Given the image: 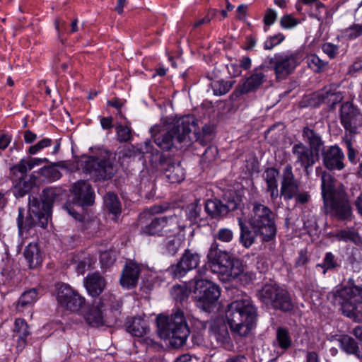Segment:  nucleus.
<instances>
[{
	"mask_svg": "<svg viewBox=\"0 0 362 362\" xmlns=\"http://www.w3.org/2000/svg\"><path fill=\"white\" fill-rule=\"evenodd\" d=\"M257 316V308L248 298L231 302L226 310V318L232 333L241 337L250 334Z\"/></svg>",
	"mask_w": 362,
	"mask_h": 362,
	"instance_id": "nucleus-1",
	"label": "nucleus"
},
{
	"mask_svg": "<svg viewBox=\"0 0 362 362\" xmlns=\"http://www.w3.org/2000/svg\"><path fill=\"white\" fill-rule=\"evenodd\" d=\"M196 120L193 115H187L176 119L166 132H159L153 136L155 144L163 151L173 149L183 151L192 143L190 136Z\"/></svg>",
	"mask_w": 362,
	"mask_h": 362,
	"instance_id": "nucleus-2",
	"label": "nucleus"
},
{
	"mask_svg": "<svg viewBox=\"0 0 362 362\" xmlns=\"http://www.w3.org/2000/svg\"><path fill=\"white\" fill-rule=\"evenodd\" d=\"M328 298L334 305L340 306L344 316L356 322H362V286L355 285L353 279L329 293Z\"/></svg>",
	"mask_w": 362,
	"mask_h": 362,
	"instance_id": "nucleus-3",
	"label": "nucleus"
},
{
	"mask_svg": "<svg viewBox=\"0 0 362 362\" xmlns=\"http://www.w3.org/2000/svg\"><path fill=\"white\" fill-rule=\"evenodd\" d=\"M157 326L160 338L168 340L170 346L175 349L185 344L190 333L184 313L180 310L170 316H158Z\"/></svg>",
	"mask_w": 362,
	"mask_h": 362,
	"instance_id": "nucleus-4",
	"label": "nucleus"
},
{
	"mask_svg": "<svg viewBox=\"0 0 362 362\" xmlns=\"http://www.w3.org/2000/svg\"><path fill=\"white\" fill-rule=\"evenodd\" d=\"M206 258L211 272L218 274L223 281H232L244 272L243 264L228 252L220 250L216 241L211 245Z\"/></svg>",
	"mask_w": 362,
	"mask_h": 362,
	"instance_id": "nucleus-5",
	"label": "nucleus"
},
{
	"mask_svg": "<svg viewBox=\"0 0 362 362\" xmlns=\"http://www.w3.org/2000/svg\"><path fill=\"white\" fill-rule=\"evenodd\" d=\"M322 197L325 206H329L332 214L340 221H348L352 216V209L347 194L342 189H334L330 176L323 172L321 176Z\"/></svg>",
	"mask_w": 362,
	"mask_h": 362,
	"instance_id": "nucleus-6",
	"label": "nucleus"
},
{
	"mask_svg": "<svg viewBox=\"0 0 362 362\" xmlns=\"http://www.w3.org/2000/svg\"><path fill=\"white\" fill-rule=\"evenodd\" d=\"M249 224L256 235H260L262 240L269 242L276 235L274 214L267 206L257 202L252 204Z\"/></svg>",
	"mask_w": 362,
	"mask_h": 362,
	"instance_id": "nucleus-7",
	"label": "nucleus"
},
{
	"mask_svg": "<svg viewBox=\"0 0 362 362\" xmlns=\"http://www.w3.org/2000/svg\"><path fill=\"white\" fill-rule=\"evenodd\" d=\"M298 53L287 52L267 57L260 65L261 69L273 70L277 81H282L291 74L298 65Z\"/></svg>",
	"mask_w": 362,
	"mask_h": 362,
	"instance_id": "nucleus-8",
	"label": "nucleus"
},
{
	"mask_svg": "<svg viewBox=\"0 0 362 362\" xmlns=\"http://www.w3.org/2000/svg\"><path fill=\"white\" fill-rule=\"evenodd\" d=\"M179 218L176 215L153 217L141 226L140 234L146 236L172 237L181 228Z\"/></svg>",
	"mask_w": 362,
	"mask_h": 362,
	"instance_id": "nucleus-9",
	"label": "nucleus"
},
{
	"mask_svg": "<svg viewBox=\"0 0 362 362\" xmlns=\"http://www.w3.org/2000/svg\"><path fill=\"white\" fill-rule=\"evenodd\" d=\"M81 166L84 172L95 181L110 180L117 171L115 165L109 157L84 156Z\"/></svg>",
	"mask_w": 362,
	"mask_h": 362,
	"instance_id": "nucleus-10",
	"label": "nucleus"
},
{
	"mask_svg": "<svg viewBox=\"0 0 362 362\" xmlns=\"http://www.w3.org/2000/svg\"><path fill=\"white\" fill-rule=\"evenodd\" d=\"M259 299L267 305L288 312L293 309V305L289 293L276 284H266L258 291Z\"/></svg>",
	"mask_w": 362,
	"mask_h": 362,
	"instance_id": "nucleus-11",
	"label": "nucleus"
},
{
	"mask_svg": "<svg viewBox=\"0 0 362 362\" xmlns=\"http://www.w3.org/2000/svg\"><path fill=\"white\" fill-rule=\"evenodd\" d=\"M194 289L199 293L197 306L206 312H210L221 295L218 286L207 279H197Z\"/></svg>",
	"mask_w": 362,
	"mask_h": 362,
	"instance_id": "nucleus-12",
	"label": "nucleus"
},
{
	"mask_svg": "<svg viewBox=\"0 0 362 362\" xmlns=\"http://www.w3.org/2000/svg\"><path fill=\"white\" fill-rule=\"evenodd\" d=\"M291 153L294 158V164L302 168L307 176L310 174V168L319 160L320 155L310 149L302 142L294 144L291 148Z\"/></svg>",
	"mask_w": 362,
	"mask_h": 362,
	"instance_id": "nucleus-13",
	"label": "nucleus"
},
{
	"mask_svg": "<svg viewBox=\"0 0 362 362\" xmlns=\"http://www.w3.org/2000/svg\"><path fill=\"white\" fill-rule=\"evenodd\" d=\"M340 122L346 132L356 134L362 127V114L352 103H344L340 110Z\"/></svg>",
	"mask_w": 362,
	"mask_h": 362,
	"instance_id": "nucleus-14",
	"label": "nucleus"
},
{
	"mask_svg": "<svg viewBox=\"0 0 362 362\" xmlns=\"http://www.w3.org/2000/svg\"><path fill=\"white\" fill-rule=\"evenodd\" d=\"M57 300L61 306L71 312L80 310L85 304V298L67 284L58 288Z\"/></svg>",
	"mask_w": 362,
	"mask_h": 362,
	"instance_id": "nucleus-15",
	"label": "nucleus"
},
{
	"mask_svg": "<svg viewBox=\"0 0 362 362\" xmlns=\"http://www.w3.org/2000/svg\"><path fill=\"white\" fill-rule=\"evenodd\" d=\"M300 189V184L293 173V168L291 164H287L282 174L281 183V196L285 201H290L294 198Z\"/></svg>",
	"mask_w": 362,
	"mask_h": 362,
	"instance_id": "nucleus-16",
	"label": "nucleus"
},
{
	"mask_svg": "<svg viewBox=\"0 0 362 362\" xmlns=\"http://www.w3.org/2000/svg\"><path fill=\"white\" fill-rule=\"evenodd\" d=\"M200 258V255L197 252L185 250L178 262L172 267L174 276L178 278L185 276L188 272L197 267Z\"/></svg>",
	"mask_w": 362,
	"mask_h": 362,
	"instance_id": "nucleus-17",
	"label": "nucleus"
},
{
	"mask_svg": "<svg viewBox=\"0 0 362 362\" xmlns=\"http://www.w3.org/2000/svg\"><path fill=\"white\" fill-rule=\"evenodd\" d=\"M320 154L324 166L329 170H341L344 168V154L338 146L325 148Z\"/></svg>",
	"mask_w": 362,
	"mask_h": 362,
	"instance_id": "nucleus-18",
	"label": "nucleus"
},
{
	"mask_svg": "<svg viewBox=\"0 0 362 362\" xmlns=\"http://www.w3.org/2000/svg\"><path fill=\"white\" fill-rule=\"evenodd\" d=\"M52 208L49 204L44 202L40 198H29V216L30 219L35 221L37 224L44 226L51 214Z\"/></svg>",
	"mask_w": 362,
	"mask_h": 362,
	"instance_id": "nucleus-19",
	"label": "nucleus"
},
{
	"mask_svg": "<svg viewBox=\"0 0 362 362\" xmlns=\"http://www.w3.org/2000/svg\"><path fill=\"white\" fill-rule=\"evenodd\" d=\"M238 204L234 200H228L223 203L219 199H208L204 206L206 212L213 218H220L228 214L230 211L238 208Z\"/></svg>",
	"mask_w": 362,
	"mask_h": 362,
	"instance_id": "nucleus-20",
	"label": "nucleus"
},
{
	"mask_svg": "<svg viewBox=\"0 0 362 362\" xmlns=\"http://www.w3.org/2000/svg\"><path fill=\"white\" fill-rule=\"evenodd\" d=\"M75 201L81 206H91L94 203V192L86 181L79 180L72 187Z\"/></svg>",
	"mask_w": 362,
	"mask_h": 362,
	"instance_id": "nucleus-21",
	"label": "nucleus"
},
{
	"mask_svg": "<svg viewBox=\"0 0 362 362\" xmlns=\"http://www.w3.org/2000/svg\"><path fill=\"white\" fill-rule=\"evenodd\" d=\"M209 334L214 338L219 346L229 349L232 346L231 339L226 324L219 319L210 322Z\"/></svg>",
	"mask_w": 362,
	"mask_h": 362,
	"instance_id": "nucleus-22",
	"label": "nucleus"
},
{
	"mask_svg": "<svg viewBox=\"0 0 362 362\" xmlns=\"http://www.w3.org/2000/svg\"><path fill=\"white\" fill-rule=\"evenodd\" d=\"M302 138L308 144V148L313 150L316 154L320 155V152L325 148L322 136L313 128L304 127L302 129Z\"/></svg>",
	"mask_w": 362,
	"mask_h": 362,
	"instance_id": "nucleus-23",
	"label": "nucleus"
},
{
	"mask_svg": "<svg viewBox=\"0 0 362 362\" xmlns=\"http://www.w3.org/2000/svg\"><path fill=\"white\" fill-rule=\"evenodd\" d=\"M140 267L134 262H129L126 264L120 278V283L123 287H134L139 279L140 274Z\"/></svg>",
	"mask_w": 362,
	"mask_h": 362,
	"instance_id": "nucleus-24",
	"label": "nucleus"
},
{
	"mask_svg": "<svg viewBox=\"0 0 362 362\" xmlns=\"http://www.w3.org/2000/svg\"><path fill=\"white\" fill-rule=\"evenodd\" d=\"M162 169L165 177L170 183H180L185 179V170L180 163L167 160L162 164Z\"/></svg>",
	"mask_w": 362,
	"mask_h": 362,
	"instance_id": "nucleus-25",
	"label": "nucleus"
},
{
	"mask_svg": "<svg viewBox=\"0 0 362 362\" xmlns=\"http://www.w3.org/2000/svg\"><path fill=\"white\" fill-rule=\"evenodd\" d=\"M38 298V291L36 288L25 291L17 302L16 310L19 313L30 312Z\"/></svg>",
	"mask_w": 362,
	"mask_h": 362,
	"instance_id": "nucleus-26",
	"label": "nucleus"
},
{
	"mask_svg": "<svg viewBox=\"0 0 362 362\" xmlns=\"http://www.w3.org/2000/svg\"><path fill=\"white\" fill-rule=\"evenodd\" d=\"M279 172L274 168H267L262 176L267 183V191L270 193V197L272 200H276L279 196L277 177Z\"/></svg>",
	"mask_w": 362,
	"mask_h": 362,
	"instance_id": "nucleus-27",
	"label": "nucleus"
},
{
	"mask_svg": "<svg viewBox=\"0 0 362 362\" xmlns=\"http://www.w3.org/2000/svg\"><path fill=\"white\" fill-rule=\"evenodd\" d=\"M105 286L104 279L98 273H93L85 279V286L88 293L92 296H99Z\"/></svg>",
	"mask_w": 362,
	"mask_h": 362,
	"instance_id": "nucleus-28",
	"label": "nucleus"
},
{
	"mask_svg": "<svg viewBox=\"0 0 362 362\" xmlns=\"http://www.w3.org/2000/svg\"><path fill=\"white\" fill-rule=\"evenodd\" d=\"M260 70H267L261 69L260 66L255 69L253 74L246 78L242 86L241 91L243 93H249L257 89L265 81V75Z\"/></svg>",
	"mask_w": 362,
	"mask_h": 362,
	"instance_id": "nucleus-29",
	"label": "nucleus"
},
{
	"mask_svg": "<svg viewBox=\"0 0 362 362\" xmlns=\"http://www.w3.org/2000/svg\"><path fill=\"white\" fill-rule=\"evenodd\" d=\"M30 269H33L42 262V252L37 243H30L28 244L23 252Z\"/></svg>",
	"mask_w": 362,
	"mask_h": 362,
	"instance_id": "nucleus-30",
	"label": "nucleus"
},
{
	"mask_svg": "<svg viewBox=\"0 0 362 362\" xmlns=\"http://www.w3.org/2000/svg\"><path fill=\"white\" fill-rule=\"evenodd\" d=\"M339 346L341 350L347 354H352L362 358V354L358 343L349 335H342L338 339Z\"/></svg>",
	"mask_w": 362,
	"mask_h": 362,
	"instance_id": "nucleus-31",
	"label": "nucleus"
},
{
	"mask_svg": "<svg viewBox=\"0 0 362 362\" xmlns=\"http://www.w3.org/2000/svg\"><path fill=\"white\" fill-rule=\"evenodd\" d=\"M13 332L18 338L17 347L23 349L27 343L28 336L30 334L28 325L24 319L16 318L15 320Z\"/></svg>",
	"mask_w": 362,
	"mask_h": 362,
	"instance_id": "nucleus-32",
	"label": "nucleus"
},
{
	"mask_svg": "<svg viewBox=\"0 0 362 362\" xmlns=\"http://www.w3.org/2000/svg\"><path fill=\"white\" fill-rule=\"evenodd\" d=\"M126 327L127 331L136 337H143L148 330L146 322L141 317L128 319Z\"/></svg>",
	"mask_w": 362,
	"mask_h": 362,
	"instance_id": "nucleus-33",
	"label": "nucleus"
},
{
	"mask_svg": "<svg viewBox=\"0 0 362 362\" xmlns=\"http://www.w3.org/2000/svg\"><path fill=\"white\" fill-rule=\"evenodd\" d=\"M273 345L276 348L285 351L292 346V339L288 330L285 327H278L276 332V339L273 341Z\"/></svg>",
	"mask_w": 362,
	"mask_h": 362,
	"instance_id": "nucleus-34",
	"label": "nucleus"
},
{
	"mask_svg": "<svg viewBox=\"0 0 362 362\" xmlns=\"http://www.w3.org/2000/svg\"><path fill=\"white\" fill-rule=\"evenodd\" d=\"M238 222L240 230V243L245 248H249L255 243L256 236L259 235H256L253 230H251L243 222L242 218H238Z\"/></svg>",
	"mask_w": 362,
	"mask_h": 362,
	"instance_id": "nucleus-35",
	"label": "nucleus"
},
{
	"mask_svg": "<svg viewBox=\"0 0 362 362\" xmlns=\"http://www.w3.org/2000/svg\"><path fill=\"white\" fill-rule=\"evenodd\" d=\"M104 204L108 211L114 216L112 219L117 220L122 211L118 197L113 193H107L104 197Z\"/></svg>",
	"mask_w": 362,
	"mask_h": 362,
	"instance_id": "nucleus-36",
	"label": "nucleus"
},
{
	"mask_svg": "<svg viewBox=\"0 0 362 362\" xmlns=\"http://www.w3.org/2000/svg\"><path fill=\"white\" fill-rule=\"evenodd\" d=\"M341 267V262L338 261L337 257L331 252L325 253L322 262L317 264V267H320L323 269V274H325L328 271H336Z\"/></svg>",
	"mask_w": 362,
	"mask_h": 362,
	"instance_id": "nucleus-37",
	"label": "nucleus"
},
{
	"mask_svg": "<svg viewBox=\"0 0 362 362\" xmlns=\"http://www.w3.org/2000/svg\"><path fill=\"white\" fill-rule=\"evenodd\" d=\"M86 322L93 327H100L103 325V315L100 306L93 305L86 315Z\"/></svg>",
	"mask_w": 362,
	"mask_h": 362,
	"instance_id": "nucleus-38",
	"label": "nucleus"
},
{
	"mask_svg": "<svg viewBox=\"0 0 362 362\" xmlns=\"http://www.w3.org/2000/svg\"><path fill=\"white\" fill-rule=\"evenodd\" d=\"M319 98L322 103L332 106L339 103L342 100L340 92L333 90L331 88H325L322 93L319 94Z\"/></svg>",
	"mask_w": 362,
	"mask_h": 362,
	"instance_id": "nucleus-39",
	"label": "nucleus"
},
{
	"mask_svg": "<svg viewBox=\"0 0 362 362\" xmlns=\"http://www.w3.org/2000/svg\"><path fill=\"white\" fill-rule=\"evenodd\" d=\"M181 242L178 238H168L163 243V252L168 256H174L177 254Z\"/></svg>",
	"mask_w": 362,
	"mask_h": 362,
	"instance_id": "nucleus-40",
	"label": "nucleus"
},
{
	"mask_svg": "<svg viewBox=\"0 0 362 362\" xmlns=\"http://www.w3.org/2000/svg\"><path fill=\"white\" fill-rule=\"evenodd\" d=\"M201 211L202 205L199 204V200H196L194 202L188 204L185 209L187 218L191 223L195 222L199 218Z\"/></svg>",
	"mask_w": 362,
	"mask_h": 362,
	"instance_id": "nucleus-41",
	"label": "nucleus"
},
{
	"mask_svg": "<svg viewBox=\"0 0 362 362\" xmlns=\"http://www.w3.org/2000/svg\"><path fill=\"white\" fill-rule=\"evenodd\" d=\"M211 88L215 95H223L226 94L232 88L230 81L223 80L215 81L211 83Z\"/></svg>",
	"mask_w": 362,
	"mask_h": 362,
	"instance_id": "nucleus-42",
	"label": "nucleus"
},
{
	"mask_svg": "<svg viewBox=\"0 0 362 362\" xmlns=\"http://www.w3.org/2000/svg\"><path fill=\"white\" fill-rule=\"evenodd\" d=\"M24 209L18 208V215L17 218V225L19 230V233H23V230H28L32 228L33 226L37 225L35 221L30 219V216L28 218L24 223Z\"/></svg>",
	"mask_w": 362,
	"mask_h": 362,
	"instance_id": "nucleus-43",
	"label": "nucleus"
},
{
	"mask_svg": "<svg viewBox=\"0 0 362 362\" xmlns=\"http://www.w3.org/2000/svg\"><path fill=\"white\" fill-rule=\"evenodd\" d=\"M342 36L352 40L362 35V24H353L342 30Z\"/></svg>",
	"mask_w": 362,
	"mask_h": 362,
	"instance_id": "nucleus-44",
	"label": "nucleus"
},
{
	"mask_svg": "<svg viewBox=\"0 0 362 362\" xmlns=\"http://www.w3.org/2000/svg\"><path fill=\"white\" fill-rule=\"evenodd\" d=\"M115 129L117 140L119 142H128L132 140V131L130 127L122 124H118L116 126Z\"/></svg>",
	"mask_w": 362,
	"mask_h": 362,
	"instance_id": "nucleus-45",
	"label": "nucleus"
},
{
	"mask_svg": "<svg viewBox=\"0 0 362 362\" xmlns=\"http://www.w3.org/2000/svg\"><path fill=\"white\" fill-rule=\"evenodd\" d=\"M334 237L338 241L343 242H356L358 238V234L354 230H340L334 235Z\"/></svg>",
	"mask_w": 362,
	"mask_h": 362,
	"instance_id": "nucleus-46",
	"label": "nucleus"
},
{
	"mask_svg": "<svg viewBox=\"0 0 362 362\" xmlns=\"http://www.w3.org/2000/svg\"><path fill=\"white\" fill-rule=\"evenodd\" d=\"M308 64L315 72L319 73L327 66L328 62L321 59L317 55L313 54L308 58Z\"/></svg>",
	"mask_w": 362,
	"mask_h": 362,
	"instance_id": "nucleus-47",
	"label": "nucleus"
},
{
	"mask_svg": "<svg viewBox=\"0 0 362 362\" xmlns=\"http://www.w3.org/2000/svg\"><path fill=\"white\" fill-rule=\"evenodd\" d=\"M285 39V36L282 33H278L269 36L264 43V49L271 50L276 45L281 44Z\"/></svg>",
	"mask_w": 362,
	"mask_h": 362,
	"instance_id": "nucleus-48",
	"label": "nucleus"
},
{
	"mask_svg": "<svg viewBox=\"0 0 362 362\" xmlns=\"http://www.w3.org/2000/svg\"><path fill=\"white\" fill-rule=\"evenodd\" d=\"M52 144V140L49 138H44L39 141L35 145L30 146L28 148V153L34 155L41 151L44 148L50 146Z\"/></svg>",
	"mask_w": 362,
	"mask_h": 362,
	"instance_id": "nucleus-49",
	"label": "nucleus"
},
{
	"mask_svg": "<svg viewBox=\"0 0 362 362\" xmlns=\"http://www.w3.org/2000/svg\"><path fill=\"white\" fill-rule=\"evenodd\" d=\"M214 238L223 243H230L233 239V232L229 228H221L217 231Z\"/></svg>",
	"mask_w": 362,
	"mask_h": 362,
	"instance_id": "nucleus-50",
	"label": "nucleus"
},
{
	"mask_svg": "<svg viewBox=\"0 0 362 362\" xmlns=\"http://www.w3.org/2000/svg\"><path fill=\"white\" fill-rule=\"evenodd\" d=\"M28 160L22 159L18 164L11 168V171L13 174L19 173L21 174L20 178L24 177L28 170H30Z\"/></svg>",
	"mask_w": 362,
	"mask_h": 362,
	"instance_id": "nucleus-51",
	"label": "nucleus"
},
{
	"mask_svg": "<svg viewBox=\"0 0 362 362\" xmlns=\"http://www.w3.org/2000/svg\"><path fill=\"white\" fill-rule=\"evenodd\" d=\"M322 50L330 59H332L339 53V46L331 42H325L322 45Z\"/></svg>",
	"mask_w": 362,
	"mask_h": 362,
	"instance_id": "nucleus-52",
	"label": "nucleus"
},
{
	"mask_svg": "<svg viewBox=\"0 0 362 362\" xmlns=\"http://www.w3.org/2000/svg\"><path fill=\"white\" fill-rule=\"evenodd\" d=\"M298 24V21L291 14L283 16L280 19L281 27L284 29H291Z\"/></svg>",
	"mask_w": 362,
	"mask_h": 362,
	"instance_id": "nucleus-53",
	"label": "nucleus"
},
{
	"mask_svg": "<svg viewBox=\"0 0 362 362\" xmlns=\"http://www.w3.org/2000/svg\"><path fill=\"white\" fill-rule=\"evenodd\" d=\"M56 196L57 194L54 189L47 188L42 191V195L40 198L46 204H49V206L52 208Z\"/></svg>",
	"mask_w": 362,
	"mask_h": 362,
	"instance_id": "nucleus-54",
	"label": "nucleus"
},
{
	"mask_svg": "<svg viewBox=\"0 0 362 362\" xmlns=\"http://www.w3.org/2000/svg\"><path fill=\"white\" fill-rule=\"evenodd\" d=\"M277 18L276 12L272 8H268L264 16V23L265 25L270 26L274 23Z\"/></svg>",
	"mask_w": 362,
	"mask_h": 362,
	"instance_id": "nucleus-55",
	"label": "nucleus"
},
{
	"mask_svg": "<svg viewBox=\"0 0 362 362\" xmlns=\"http://www.w3.org/2000/svg\"><path fill=\"white\" fill-rule=\"evenodd\" d=\"M296 204H305L310 200V193L307 191L299 192L294 197Z\"/></svg>",
	"mask_w": 362,
	"mask_h": 362,
	"instance_id": "nucleus-56",
	"label": "nucleus"
},
{
	"mask_svg": "<svg viewBox=\"0 0 362 362\" xmlns=\"http://www.w3.org/2000/svg\"><path fill=\"white\" fill-rule=\"evenodd\" d=\"M344 141L346 147L348 149V153H347L348 159L351 163H355L356 152H355L354 148L352 147V143H351V139H345Z\"/></svg>",
	"mask_w": 362,
	"mask_h": 362,
	"instance_id": "nucleus-57",
	"label": "nucleus"
},
{
	"mask_svg": "<svg viewBox=\"0 0 362 362\" xmlns=\"http://www.w3.org/2000/svg\"><path fill=\"white\" fill-rule=\"evenodd\" d=\"M216 11H215V10H213V11L209 12V13L205 17L196 21L194 24V27L197 28L202 24L209 23L211 21V19L213 18V17L216 15Z\"/></svg>",
	"mask_w": 362,
	"mask_h": 362,
	"instance_id": "nucleus-58",
	"label": "nucleus"
},
{
	"mask_svg": "<svg viewBox=\"0 0 362 362\" xmlns=\"http://www.w3.org/2000/svg\"><path fill=\"white\" fill-rule=\"evenodd\" d=\"M100 262L103 265L109 266L114 263L115 258L110 257V252H103L100 255Z\"/></svg>",
	"mask_w": 362,
	"mask_h": 362,
	"instance_id": "nucleus-59",
	"label": "nucleus"
},
{
	"mask_svg": "<svg viewBox=\"0 0 362 362\" xmlns=\"http://www.w3.org/2000/svg\"><path fill=\"white\" fill-rule=\"evenodd\" d=\"M209 272V269L206 265L202 266V267L199 268L197 270V274L194 276V285L196 284V280L197 279H206L207 277V273Z\"/></svg>",
	"mask_w": 362,
	"mask_h": 362,
	"instance_id": "nucleus-60",
	"label": "nucleus"
},
{
	"mask_svg": "<svg viewBox=\"0 0 362 362\" xmlns=\"http://www.w3.org/2000/svg\"><path fill=\"white\" fill-rule=\"evenodd\" d=\"M23 137H24L25 142L27 144H32L37 138V134L33 133L30 130L25 131L23 133Z\"/></svg>",
	"mask_w": 362,
	"mask_h": 362,
	"instance_id": "nucleus-61",
	"label": "nucleus"
},
{
	"mask_svg": "<svg viewBox=\"0 0 362 362\" xmlns=\"http://www.w3.org/2000/svg\"><path fill=\"white\" fill-rule=\"evenodd\" d=\"M87 265L90 266V261L88 260V262H87L86 258L79 261L76 267L77 272L80 274H83L86 271Z\"/></svg>",
	"mask_w": 362,
	"mask_h": 362,
	"instance_id": "nucleus-62",
	"label": "nucleus"
},
{
	"mask_svg": "<svg viewBox=\"0 0 362 362\" xmlns=\"http://www.w3.org/2000/svg\"><path fill=\"white\" fill-rule=\"evenodd\" d=\"M192 324L193 326L198 330H203L206 329L209 322L194 318Z\"/></svg>",
	"mask_w": 362,
	"mask_h": 362,
	"instance_id": "nucleus-63",
	"label": "nucleus"
},
{
	"mask_svg": "<svg viewBox=\"0 0 362 362\" xmlns=\"http://www.w3.org/2000/svg\"><path fill=\"white\" fill-rule=\"evenodd\" d=\"M305 362H320L318 354L315 351H308Z\"/></svg>",
	"mask_w": 362,
	"mask_h": 362,
	"instance_id": "nucleus-64",
	"label": "nucleus"
}]
</instances>
